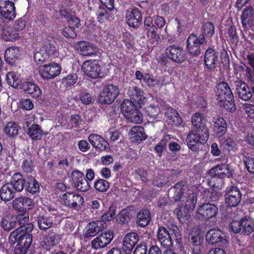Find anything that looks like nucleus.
Listing matches in <instances>:
<instances>
[{
    "instance_id": "nucleus-1",
    "label": "nucleus",
    "mask_w": 254,
    "mask_h": 254,
    "mask_svg": "<svg viewBox=\"0 0 254 254\" xmlns=\"http://www.w3.org/2000/svg\"><path fill=\"white\" fill-rule=\"evenodd\" d=\"M191 123L194 128L187 135V146L192 152L198 153L201 145L205 144L209 138V128L206 118L199 112L193 114Z\"/></svg>"
},
{
    "instance_id": "nucleus-2",
    "label": "nucleus",
    "mask_w": 254,
    "mask_h": 254,
    "mask_svg": "<svg viewBox=\"0 0 254 254\" xmlns=\"http://www.w3.org/2000/svg\"><path fill=\"white\" fill-rule=\"evenodd\" d=\"M167 228L159 226L157 230V238L162 247L170 248L173 246V241L169 230L172 232L175 239L179 242L181 240V231L173 219L169 220L166 224Z\"/></svg>"
},
{
    "instance_id": "nucleus-3",
    "label": "nucleus",
    "mask_w": 254,
    "mask_h": 254,
    "mask_svg": "<svg viewBox=\"0 0 254 254\" xmlns=\"http://www.w3.org/2000/svg\"><path fill=\"white\" fill-rule=\"evenodd\" d=\"M216 100L220 107L229 112L235 110V104L232 91L229 84L224 81L220 82L216 86Z\"/></svg>"
},
{
    "instance_id": "nucleus-4",
    "label": "nucleus",
    "mask_w": 254,
    "mask_h": 254,
    "mask_svg": "<svg viewBox=\"0 0 254 254\" xmlns=\"http://www.w3.org/2000/svg\"><path fill=\"white\" fill-rule=\"evenodd\" d=\"M33 225L28 224L25 227H19L14 230L10 234L8 241L9 243L15 244L16 243L30 247L33 241L32 231Z\"/></svg>"
},
{
    "instance_id": "nucleus-5",
    "label": "nucleus",
    "mask_w": 254,
    "mask_h": 254,
    "mask_svg": "<svg viewBox=\"0 0 254 254\" xmlns=\"http://www.w3.org/2000/svg\"><path fill=\"white\" fill-rule=\"evenodd\" d=\"M58 54V47L56 43L51 40L43 42L38 50L34 52V60L37 64H41L50 59L55 58Z\"/></svg>"
},
{
    "instance_id": "nucleus-6",
    "label": "nucleus",
    "mask_w": 254,
    "mask_h": 254,
    "mask_svg": "<svg viewBox=\"0 0 254 254\" xmlns=\"http://www.w3.org/2000/svg\"><path fill=\"white\" fill-rule=\"evenodd\" d=\"M230 228L234 233L248 236L254 231V219L245 216L240 221L233 220Z\"/></svg>"
},
{
    "instance_id": "nucleus-7",
    "label": "nucleus",
    "mask_w": 254,
    "mask_h": 254,
    "mask_svg": "<svg viewBox=\"0 0 254 254\" xmlns=\"http://www.w3.org/2000/svg\"><path fill=\"white\" fill-rule=\"evenodd\" d=\"M100 63L101 61L99 60H87L82 64V70L88 77L91 78L104 77L106 74Z\"/></svg>"
},
{
    "instance_id": "nucleus-8",
    "label": "nucleus",
    "mask_w": 254,
    "mask_h": 254,
    "mask_svg": "<svg viewBox=\"0 0 254 254\" xmlns=\"http://www.w3.org/2000/svg\"><path fill=\"white\" fill-rule=\"evenodd\" d=\"M63 204L69 209H79L84 205V198L80 194L73 191L64 192L61 196Z\"/></svg>"
},
{
    "instance_id": "nucleus-9",
    "label": "nucleus",
    "mask_w": 254,
    "mask_h": 254,
    "mask_svg": "<svg viewBox=\"0 0 254 254\" xmlns=\"http://www.w3.org/2000/svg\"><path fill=\"white\" fill-rule=\"evenodd\" d=\"M206 40L197 34L190 33L187 40L186 48L188 53L192 57H198L201 54V47L206 43Z\"/></svg>"
},
{
    "instance_id": "nucleus-10",
    "label": "nucleus",
    "mask_w": 254,
    "mask_h": 254,
    "mask_svg": "<svg viewBox=\"0 0 254 254\" xmlns=\"http://www.w3.org/2000/svg\"><path fill=\"white\" fill-rule=\"evenodd\" d=\"M120 93L118 86L113 84L104 86L98 96V101L102 104H111Z\"/></svg>"
},
{
    "instance_id": "nucleus-11",
    "label": "nucleus",
    "mask_w": 254,
    "mask_h": 254,
    "mask_svg": "<svg viewBox=\"0 0 254 254\" xmlns=\"http://www.w3.org/2000/svg\"><path fill=\"white\" fill-rule=\"evenodd\" d=\"M165 54L172 61L179 64L185 62L188 56L187 51L182 47L176 45L167 47Z\"/></svg>"
},
{
    "instance_id": "nucleus-12",
    "label": "nucleus",
    "mask_w": 254,
    "mask_h": 254,
    "mask_svg": "<svg viewBox=\"0 0 254 254\" xmlns=\"http://www.w3.org/2000/svg\"><path fill=\"white\" fill-rule=\"evenodd\" d=\"M224 196L226 206L235 207L241 202L242 194L237 186H231L226 188Z\"/></svg>"
},
{
    "instance_id": "nucleus-13",
    "label": "nucleus",
    "mask_w": 254,
    "mask_h": 254,
    "mask_svg": "<svg viewBox=\"0 0 254 254\" xmlns=\"http://www.w3.org/2000/svg\"><path fill=\"white\" fill-rule=\"evenodd\" d=\"M218 211L216 205L209 203H204L198 209L195 217L197 219L207 220L215 218Z\"/></svg>"
},
{
    "instance_id": "nucleus-14",
    "label": "nucleus",
    "mask_w": 254,
    "mask_h": 254,
    "mask_svg": "<svg viewBox=\"0 0 254 254\" xmlns=\"http://www.w3.org/2000/svg\"><path fill=\"white\" fill-rule=\"evenodd\" d=\"M219 53L213 48L209 47L205 51L203 63L205 69L209 71H214L219 62Z\"/></svg>"
},
{
    "instance_id": "nucleus-15",
    "label": "nucleus",
    "mask_w": 254,
    "mask_h": 254,
    "mask_svg": "<svg viewBox=\"0 0 254 254\" xmlns=\"http://www.w3.org/2000/svg\"><path fill=\"white\" fill-rule=\"evenodd\" d=\"M60 64L56 63L42 65L39 67V73L43 79L49 80L58 76L61 72Z\"/></svg>"
},
{
    "instance_id": "nucleus-16",
    "label": "nucleus",
    "mask_w": 254,
    "mask_h": 254,
    "mask_svg": "<svg viewBox=\"0 0 254 254\" xmlns=\"http://www.w3.org/2000/svg\"><path fill=\"white\" fill-rule=\"evenodd\" d=\"M35 206L33 199L27 196H20L14 199L12 201L13 209L19 212H27Z\"/></svg>"
},
{
    "instance_id": "nucleus-17",
    "label": "nucleus",
    "mask_w": 254,
    "mask_h": 254,
    "mask_svg": "<svg viewBox=\"0 0 254 254\" xmlns=\"http://www.w3.org/2000/svg\"><path fill=\"white\" fill-rule=\"evenodd\" d=\"M114 236L113 232L110 230L102 232L91 241V246L95 250L104 248L111 242Z\"/></svg>"
},
{
    "instance_id": "nucleus-18",
    "label": "nucleus",
    "mask_w": 254,
    "mask_h": 254,
    "mask_svg": "<svg viewBox=\"0 0 254 254\" xmlns=\"http://www.w3.org/2000/svg\"><path fill=\"white\" fill-rule=\"evenodd\" d=\"M151 16H148L144 20L143 27L147 38L152 42L158 43L160 37L158 33V28L152 23Z\"/></svg>"
},
{
    "instance_id": "nucleus-19",
    "label": "nucleus",
    "mask_w": 254,
    "mask_h": 254,
    "mask_svg": "<svg viewBox=\"0 0 254 254\" xmlns=\"http://www.w3.org/2000/svg\"><path fill=\"white\" fill-rule=\"evenodd\" d=\"M15 0H0V13L5 19L11 20L16 17Z\"/></svg>"
},
{
    "instance_id": "nucleus-20",
    "label": "nucleus",
    "mask_w": 254,
    "mask_h": 254,
    "mask_svg": "<svg viewBox=\"0 0 254 254\" xmlns=\"http://www.w3.org/2000/svg\"><path fill=\"white\" fill-rule=\"evenodd\" d=\"M225 163L218 164L212 167L209 171V175H217L221 178H231L233 177L234 171L231 167L230 164Z\"/></svg>"
},
{
    "instance_id": "nucleus-21",
    "label": "nucleus",
    "mask_w": 254,
    "mask_h": 254,
    "mask_svg": "<svg viewBox=\"0 0 254 254\" xmlns=\"http://www.w3.org/2000/svg\"><path fill=\"white\" fill-rule=\"evenodd\" d=\"M224 237V234L220 229H211L206 233L205 239L209 244H217L219 246H223L227 243Z\"/></svg>"
},
{
    "instance_id": "nucleus-22",
    "label": "nucleus",
    "mask_w": 254,
    "mask_h": 254,
    "mask_svg": "<svg viewBox=\"0 0 254 254\" xmlns=\"http://www.w3.org/2000/svg\"><path fill=\"white\" fill-rule=\"evenodd\" d=\"M126 20L129 27L134 28H138L142 21V14L140 10L136 7L132 8L130 11L127 12Z\"/></svg>"
},
{
    "instance_id": "nucleus-23",
    "label": "nucleus",
    "mask_w": 254,
    "mask_h": 254,
    "mask_svg": "<svg viewBox=\"0 0 254 254\" xmlns=\"http://www.w3.org/2000/svg\"><path fill=\"white\" fill-rule=\"evenodd\" d=\"M236 90L239 97L242 100L247 101L251 99L253 94L252 87L250 88L248 85L242 80H237L235 82Z\"/></svg>"
},
{
    "instance_id": "nucleus-24",
    "label": "nucleus",
    "mask_w": 254,
    "mask_h": 254,
    "mask_svg": "<svg viewBox=\"0 0 254 254\" xmlns=\"http://www.w3.org/2000/svg\"><path fill=\"white\" fill-rule=\"evenodd\" d=\"M88 139L92 146L95 148L96 150H99L100 151H106L107 152V150H109L110 149L108 141L98 134H90Z\"/></svg>"
},
{
    "instance_id": "nucleus-25",
    "label": "nucleus",
    "mask_w": 254,
    "mask_h": 254,
    "mask_svg": "<svg viewBox=\"0 0 254 254\" xmlns=\"http://www.w3.org/2000/svg\"><path fill=\"white\" fill-rule=\"evenodd\" d=\"M203 236L197 231H191L190 233L189 243L192 251L200 252L203 248Z\"/></svg>"
},
{
    "instance_id": "nucleus-26",
    "label": "nucleus",
    "mask_w": 254,
    "mask_h": 254,
    "mask_svg": "<svg viewBox=\"0 0 254 254\" xmlns=\"http://www.w3.org/2000/svg\"><path fill=\"white\" fill-rule=\"evenodd\" d=\"M139 240L138 235L136 233L132 232L127 234L123 240V250L126 254H130Z\"/></svg>"
},
{
    "instance_id": "nucleus-27",
    "label": "nucleus",
    "mask_w": 254,
    "mask_h": 254,
    "mask_svg": "<svg viewBox=\"0 0 254 254\" xmlns=\"http://www.w3.org/2000/svg\"><path fill=\"white\" fill-rule=\"evenodd\" d=\"M21 56V50L18 47H10L4 52V60L7 64L11 65H16Z\"/></svg>"
},
{
    "instance_id": "nucleus-28",
    "label": "nucleus",
    "mask_w": 254,
    "mask_h": 254,
    "mask_svg": "<svg viewBox=\"0 0 254 254\" xmlns=\"http://www.w3.org/2000/svg\"><path fill=\"white\" fill-rule=\"evenodd\" d=\"M76 49L83 56L94 55L97 52V47L92 43L85 41L78 42L75 45Z\"/></svg>"
},
{
    "instance_id": "nucleus-29",
    "label": "nucleus",
    "mask_w": 254,
    "mask_h": 254,
    "mask_svg": "<svg viewBox=\"0 0 254 254\" xmlns=\"http://www.w3.org/2000/svg\"><path fill=\"white\" fill-rule=\"evenodd\" d=\"M25 124V132L32 140H38L42 138L44 133L40 126L35 124L30 126V122L28 121L26 122Z\"/></svg>"
},
{
    "instance_id": "nucleus-30",
    "label": "nucleus",
    "mask_w": 254,
    "mask_h": 254,
    "mask_svg": "<svg viewBox=\"0 0 254 254\" xmlns=\"http://www.w3.org/2000/svg\"><path fill=\"white\" fill-rule=\"evenodd\" d=\"M58 215L50 213L49 215H39L37 217L38 225L40 229L46 230L51 228L56 221Z\"/></svg>"
},
{
    "instance_id": "nucleus-31",
    "label": "nucleus",
    "mask_w": 254,
    "mask_h": 254,
    "mask_svg": "<svg viewBox=\"0 0 254 254\" xmlns=\"http://www.w3.org/2000/svg\"><path fill=\"white\" fill-rule=\"evenodd\" d=\"M20 87L25 93L33 98H38L42 95L41 89L37 84L33 82H23L21 83Z\"/></svg>"
},
{
    "instance_id": "nucleus-32",
    "label": "nucleus",
    "mask_w": 254,
    "mask_h": 254,
    "mask_svg": "<svg viewBox=\"0 0 254 254\" xmlns=\"http://www.w3.org/2000/svg\"><path fill=\"white\" fill-rule=\"evenodd\" d=\"M101 222L98 221H92L88 224L85 228L83 235L85 238H89L95 236L99 232L102 231L104 228V226H102Z\"/></svg>"
},
{
    "instance_id": "nucleus-33",
    "label": "nucleus",
    "mask_w": 254,
    "mask_h": 254,
    "mask_svg": "<svg viewBox=\"0 0 254 254\" xmlns=\"http://www.w3.org/2000/svg\"><path fill=\"white\" fill-rule=\"evenodd\" d=\"M214 123L213 130L217 136L219 137H222L227 130V123L225 119L219 116L213 118Z\"/></svg>"
},
{
    "instance_id": "nucleus-34",
    "label": "nucleus",
    "mask_w": 254,
    "mask_h": 254,
    "mask_svg": "<svg viewBox=\"0 0 254 254\" xmlns=\"http://www.w3.org/2000/svg\"><path fill=\"white\" fill-rule=\"evenodd\" d=\"M16 220L14 214H4L1 218L0 226L4 231L9 232L17 226Z\"/></svg>"
},
{
    "instance_id": "nucleus-35",
    "label": "nucleus",
    "mask_w": 254,
    "mask_h": 254,
    "mask_svg": "<svg viewBox=\"0 0 254 254\" xmlns=\"http://www.w3.org/2000/svg\"><path fill=\"white\" fill-rule=\"evenodd\" d=\"M127 94L130 96V101L137 104V106L141 107V105L143 104L144 99L143 91L137 86H134L130 88L127 91Z\"/></svg>"
},
{
    "instance_id": "nucleus-36",
    "label": "nucleus",
    "mask_w": 254,
    "mask_h": 254,
    "mask_svg": "<svg viewBox=\"0 0 254 254\" xmlns=\"http://www.w3.org/2000/svg\"><path fill=\"white\" fill-rule=\"evenodd\" d=\"M254 19V8L249 5L247 6L243 10L241 15V23L245 29L248 26L252 25Z\"/></svg>"
},
{
    "instance_id": "nucleus-37",
    "label": "nucleus",
    "mask_w": 254,
    "mask_h": 254,
    "mask_svg": "<svg viewBox=\"0 0 254 254\" xmlns=\"http://www.w3.org/2000/svg\"><path fill=\"white\" fill-rule=\"evenodd\" d=\"M17 191L8 183L3 185L0 189V198L7 202L13 199Z\"/></svg>"
},
{
    "instance_id": "nucleus-38",
    "label": "nucleus",
    "mask_w": 254,
    "mask_h": 254,
    "mask_svg": "<svg viewBox=\"0 0 254 254\" xmlns=\"http://www.w3.org/2000/svg\"><path fill=\"white\" fill-rule=\"evenodd\" d=\"M151 220V214L147 209H140L137 213L136 224L140 227L147 226Z\"/></svg>"
},
{
    "instance_id": "nucleus-39",
    "label": "nucleus",
    "mask_w": 254,
    "mask_h": 254,
    "mask_svg": "<svg viewBox=\"0 0 254 254\" xmlns=\"http://www.w3.org/2000/svg\"><path fill=\"white\" fill-rule=\"evenodd\" d=\"M26 179L20 173H14L10 180V183H8L12 186V188L18 192L21 191L24 188Z\"/></svg>"
},
{
    "instance_id": "nucleus-40",
    "label": "nucleus",
    "mask_w": 254,
    "mask_h": 254,
    "mask_svg": "<svg viewBox=\"0 0 254 254\" xmlns=\"http://www.w3.org/2000/svg\"><path fill=\"white\" fill-rule=\"evenodd\" d=\"M169 124L176 127L179 126L182 123V118L178 111L171 107L168 108L165 114Z\"/></svg>"
},
{
    "instance_id": "nucleus-41",
    "label": "nucleus",
    "mask_w": 254,
    "mask_h": 254,
    "mask_svg": "<svg viewBox=\"0 0 254 254\" xmlns=\"http://www.w3.org/2000/svg\"><path fill=\"white\" fill-rule=\"evenodd\" d=\"M116 214V206L111 205L108 208V210L101 215L100 220L97 221L101 222L102 224V226H104V228L105 229L107 225L114 219Z\"/></svg>"
},
{
    "instance_id": "nucleus-42",
    "label": "nucleus",
    "mask_w": 254,
    "mask_h": 254,
    "mask_svg": "<svg viewBox=\"0 0 254 254\" xmlns=\"http://www.w3.org/2000/svg\"><path fill=\"white\" fill-rule=\"evenodd\" d=\"M130 138L134 142H140L146 139L147 135L145 133L143 127L135 126L130 130Z\"/></svg>"
},
{
    "instance_id": "nucleus-43",
    "label": "nucleus",
    "mask_w": 254,
    "mask_h": 254,
    "mask_svg": "<svg viewBox=\"0 0 254 254\" xmlns=\"http://www.w3.org/2000/svg\"><path fill=\"white\" fill-rule=\"evenodd\" d=\"M133 211L130 207H127L122 209L117 215V221L120 224H127L132 219Z\"/></svg>"
},
{
    "instance_id": "nucleus-44",
    "label": "nucleus",
    "mask_w": 254,
    "mask_h": 254,
    "mask_svg": "<svg viewBox=\"0 0 254 254\" xmlns=\"http://www.w3.org/2000/svg\"><path fill=\"white\" fill-rule=\"evenodd\" d=\"M215 32V26L210 22H206L202 24L200 28V33L198 36L203 38V40H206L207 39H211Z\"/></svg>"
},
{
    "instance_id": "nucleus-45",
    "label": "nucleus",
    "mask_w": 254,
    "mask_h": 254,
    "mask_svg": "<svg viewBox=\"0 0 254 254\" xmlns=\"http://www.w3.org/2000/svg\"><path fill=\"white\" fill-rule=\"evenodd\" d=\"M25 190L29 193L34 194L40 191V186L36 180L32 176H28L25 183Z\"/></svg>"
},
{
    "instance_id": "nucleus-46",
    "label": "nucleus",
    "mask_w": 254,
    "mask_h": 254,
    "mask_svg": "<svg viewBox=\"0 0 254 254\" xmlns=\"http://www.w3.org/2000/svg\"><path fill=\"white\" fill-rule=\"evenodd\" d=\"M5 80L9 86L15 88H20L21 85L20 80V74L14 71L8 72L6 74Z\"/></svg>"
},
{
    "instance_id": "nucleus-47",
    "label": "nucleus",
    "mask_w": 254,
    "mask_h": 254,
    "mask_svg": "<svg viewBox=\"0 0 254 254\" xmlns=\"http://www.w3.org/2000/svg\"><path fill=\"white\" fill-rule=\"evenodd\" d=\"M185 190L184 182H179L175 185L173 189L174 194L172 196V198L175 201H179L181 200L184 196Z\"/></svg>"
},
{
    "instance_id": "nucleus-48",
    "label": "nucleus",
    "mask_w": 254,
    "mask_h": 254,
    "mask_svg": "<svg viewBox=\"0 0 254 254\" xmlns=\"http://www.w3.org/2000/svg\"><path fill=\"white\" fill-rule=\"evenodd\" d=\"M203 198L205 199L208 203L217 200L219 197L220 192L214 189L211 190L208 189H204L201 192Z\"/></svg>"
},
{
    "instance_id": "nucleus-49",
    "label": "nucleus",
    "mask_w": 254,
    "mask_h": 254,
    "mask_svg": "<svg viewBox=\"0 0 254 254\" xmlns=\"http://www.w3.org/2000/svg\"><path fill=\"white\" fill-rule=\"evenodd\" d=\"M97 20L100 24H105L110 21L111 14L104 7L100 6L96 13Z\"/></svg>"
},
{
    "instance_id": "nucleus-50",
    "label": "nucleus",
    "mask_w": 254,
    "mask_h": 254,
    "mask_svg": "<svg viewBox=\"0 0 254 254\" xmlns=\"http://www.w3.org/2000/svg\"><path fill=\"white\" fill-rule=\"evenodd\" d=\"M140 107L137 106V104H134L132 102L128 100H125L121 105V110L122 114L127 117V115L131 113V112Z\"/></svg>"
},
{
    "instance_id": "nucleus-51",
    "label": "nucleus",
    "mask_w": 254,
    "mask_h": 254,
    "mask_svg": "<svg viewBox=\"0 0 254 254\" xmlns=\"http://www.w3.org/2000/svg\"><path fill=\"white\" fill-rule=\"evenodd\" d=\"M225 36L227 38H229V41L231 44L235 46H237L238 44L239 36L236 28L233 25L229 26L225 32Z\"/></svg>"
},
{
    "instance_id": "nucleus-52",
    "label": "nucleus",
    "mask_w": 254,
    "mask_h": 254,
    "mask_svg": "<svg viewBox=\"0 0 254 254\" xmlns=\"http://www.w3.org/2000/svg\"><path fill=\"white\" fill-rule=\"evenodd\" d=\"M94 188L98 192H104L109 189L110 184L106 180L98 178L94 183Z\"/></svg>"
},
{
    "instance_id": "nucleus-53",
    "label": "nucleus",
    "mask_w": 254,
    "mask_h": 254,
    "mask_svg": "<svg viewBox=\"0 0 254 254\" xmlns=\"http://www.w3.org/2000/svg\"><path fill=\"white\" fill-rule=\"evenodd\" d=\"M210 179H208V183L210 187L221 189L224 185L225 178H221V176L217 175H209Z\"/></svg>"
},
{
    "instance_id": "nucleus-54",
    "label": "nucleus",
    "mask_w": 254,
    "mask_h": 254,
    "mask_svg": "<svg viewBox=\"0 0 254 254\" xmlns=\"http://www.w3.org/2000/svg\"><path fill=\"white\" fill-rule=\"evenodd\" d=\"M19 127L14 122H10L6 124L4 131L10 137H15L18 134Z\"/></svg>"
},
{
    "instance_id": "nucleus-55",
    "label": "nucleus",
    "mask_w": 254,
    "mask_h": 254,
    "mask_svg": "<svg viewBox=\"0 0 254 254\" xmlns=\"http://www.w3.org/2000/svg\"><path fill=\"white\" fill-rule=\"evenodd\" d=\"M126 118L130 122L136 124H141L143 121L142 114L137 109L134 110L129 115H127Z\"/></svg>"
},
{
    "instance_id": "nucleus-56",
    "label": "nucleus",
    "mask_w": 254,
    "mask_h": 254,
    "mask_svg": "<svg viewBox=\"0 0 254 254\" xmlns=\"http://www.w3.org/2000/svg\"><path fill=\"white\" fill-rule=\"evenodd\" d=\"M16 220V225L18 224L20 227H25L29 223V214L27 212H21L16 215H14Z\"/></svg>"
},
{
    "instance_id": "nucleus-57",
    "label": "nucleus",
    "mask_w": 254,
    "mask_h": 254,
    "mask_svg": "<svg viewBox=\"0 0 254 254\" xmlns=\"http://www.w3.org/2000/svg\"><path fill=\"white\" fill-rule=\"evenodd\" d=\"M78 79V76L75 73H72L68 75L62 80V85L66 88L73 85Z\"/></svg>"
},
{
    "instance_id": "nucleus-58",
    "label": "nucleus",
    "mask_w": 254,
    "mask_h": 254,
    "mask_svg": "<svg viewBox=\"0 0 254 254\" xmlns=\"http://www.w3.org/2000/svg\"><path fill=\"white\" fill-rule=\"evenodd\" d=\"M175 211L180 223L184 224L189 219V215L188 214L189 210L185 207H181Z\"/></svg>"
},
{
    "instance_id": "nucleus-59",
    "label": "nucleus",
    "mask_w": 254,
    "mask_h": 254,
    "mask_svg": "<svg viewBox=\"0 0 254 254\" xmlns=\"http://www.w3.org/2000/svg\"><path fill=\"white\" fill-rule=\"evenodd\" d=\"M21 168L24 172L30 173L34 170L35 166L30 157L25 158L22 162Z\"/></svg>"
},
{
    "instance_id": "nucleus-60",
    "label": "nucleus",
    "mask_w": 254,
    "mask_h": 254,
    "mask_svg": "<svg viewBox=\"0 0 254 254\" xmlns=\"http://www.w3.org/2000/svg\"><path fill=\"white\" fill-rule=\"evenodd\" d=\"M59 235H56L53 231H50L44 239V243L48 246H55L58 242Z\"/></svg>"
},
{
    "instance_id": "nucleus-61",
    "label": "nucleus",
    "mask_w": 254,
    "mask_h": 254,
    "mask_svg": "<svg viewBox=\"0 0 254 254\" xmlns=\"http://www.w3.org/2000/svg\"><path fill=\"white\" fill-rule=\"evenodd\" d=\"M243 161L247 171L251 175H254V158L250 156H245Z\"/></svg>"
},
{
    "instance_id": "nucleus-62",
    "label": "nucleus",
    "mask_w": 254,
    "mask_h": 254,
    "mask_svg": "<svg viewBox=\"0 0 254 254\" xmlns=\"http://www.w3.org/2000/svg\"><path fill=\"white\" fill-rule=\"evenodd\" d=\"M197 201V196L192 193L188 196L185 202V208L188 210H193L195 206Z\"/></svg>"
},
{
    "instance_id": "nucleus-63",
    "label": "nucleus",
    "mask_w": 254,
    "mask_h": 254,
    "mask_svg": "<svg viewBox=\"0 0 254 254\" xmlns=\"http://www.w3.org/2000/svg\"><path fill=\"white\" fill-rule=\"evenodd\" d=\"M224 148L229 152L233 151L235 152L238 149V145L234 141L233 138L229 137L225 141Z\"/></svg>"
},
{
    "instance_id": "nucleus-64",
    "label": "nucleus",
    "mask_w": 254,
    "mask_h": 254,
    "mask_svg": "<svg viewBox=\"0 0 254 254\" xmlns=\"http://www.w3.org/2000/svg\"><path fill=\"white\" fill-rule=\"evenodd\" d=\"M159 112V107L155 105H150V106H148L145 108L146 114L149 117L153 119L156 118Z\"/></svg>"
}]
</instances>
